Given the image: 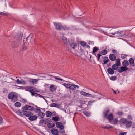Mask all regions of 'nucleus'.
I'll return each mask as SVG.
<instances>
[{
	"instance_id": "obj_41",
	"label": "nucleus",
	"mask_w": 135,
	"mask_h": 135,
	"mask_svg": "<svg viewBox=\"0 0 135 135\" xmlns=\"http://www.w3.org/2000/svg\"><path fill=\"white\" fill-rule=\"evenodd\" d=\"M117 76H112L110 78V80L114 81L115 80L117 79Z\"/></svg>"
},
{
	"instance_id": "obj_57",
	"label": "nucleus",
	"mask_w": 135,
	"mask_h": 135,
	"mask_svg": "<svg viewBox=\"0 0 135 135\" xmlns=\"http://www.w3.org/2000/svg\"><path fill=\"white\" fill-rule=\"evenodd\" d=\"M22 102L24 103H26V102H27L26 100L25 99H22Z\"/></svg>"
},
{
	"instance_id": "obj_28",
	"label": "nucleus",
	"mask_w": 135,
	"mask_h": 135,
	"mask_svg": "<svg viewBox=\"0 0 135 135\" xmlns=\"http://www.w3.org/2000/svg\"><path fill=\"white\" fill-rule=\"evenodd\" d=\"M60 106L61 104H56V103H55L52 104L50 106L51 107H60Z\"/></svg>"
},
{
	"instance_id": "obj_62",
	"label": "nucleus",
	"mask_w": 135,
	"mask_h": 135,
	"mask_svg": "<svg viewBox=\"0 0 135 135\" xmlns=\"http://www.w3.org/2000/svg\"><path fill=\"white\" fill-rule=\"evenodd\" d=\"M36 110H37V111L40 112H41L40 109H37Z\"/></svg>"
},
{
	"instance_id": "obj_9",
	"label": "nucleus",
	"mask_w": 135,
	"mask_h": 135,
	"mask_svg": "<svg viewBox=\"0 0 135 135\" xmlns=\"http://www.w3.org/2000/svg\"><path fill=\"white\" fill-rule=\"evenodd\" d=\"M109 57L110 60L112 61H114L116 60V56L113 54H110L109 55Z\"/></svg>"
},
{
	"instance_id": "obj_50",
	"label": "nucleus",
	"mask_w": 135,
	"mask_h": 135,
	"mask_svg": "<svg viewBox=\"0 0 135 135\" xmlns=\"http://www.w3.org/2000/svg\"><path fill=\"white\" fill-rule=\"evenodd\" d=\"M25 82L23 80H22L20 81H19V82L18 83V84H25Z\"/></svg>"
},
{
	"instance_id": "obj_56",
	"label": "nucleus",
	"mask_w": 135,
	"mask_h": 135,
	"mask_svg": "<svg viewBox=\"0 0 135 135\" xmlns=\"http://www.w3.org/2000/svg\"><path fill=\"white\" fill-rule=\"evenodd\" d=\"M112 52L113 53H115L117 51L115 49H113L112 50Z\"/></svg>"
},
{
	"instance_id": "obj_13",
	"label": "nucleus",
	"mask_w": 135,
	"mask_h": 135,
	"mask_svg": "<svg viewBox=\"0 0 135 135\" xmlns=\"http://www.w3.org/2000/svg\"><path fill=\"white\" fill-rule=\"evenodd\" d=\"M56 127L60 129H64V127L62 123L61 122H57L56 123Z\"/></svg>"
},
{
	"instance_id": "obj_34",
	"label": "nucleus",
	"mask_w": 135,
	"mask_h": 135,
	"mask_svg": "<svg viewBox=\"0 0 135 135\" xmlns=\"http://www.w3.org/2000/svg\"><path fill=\"white\" fill-rule=\"evenodd\" d=\"M49 75L50 76V77L55 78V79L57 80H60L61 81H64L63 79H61L57 78V77L52 75Z\"/></svg>"
},
{
	"instance_id": "obj_42",
	"label": "nucleus",
	"mask_w": 135,
	"mask_h": 135,
	"mask_svg": "<svg viewBox=\"0 0 135 135\" xmlns=\"http://www.w3.org/2000/svg\"><path fill=\"white\" fill-rule=\"evenodd\" d=\"M112 68L113 70H116L118 69V67L116 65L114 64L112 66Z\"/></svg>"
},
{
	"instance_id": "obj_32",
	"label": "nucleus",
	"mask_w": 135,
	"mask_h": 135,
	"mask_svg": "<svg viewBox=\"0 0 135 135\" xmlns=\"http://www.w3.org/2000/svg\"><path fill=\"white\" fill-rule=\"evenodd\" d=\"M16 113L17 114H18L19 115L23 117L24 115V113L22 114V112H21L20 110H17Z\"/></svg>"
},
{
	"instance_id": "obj_6",
	"label": "nucleus",
	"mask_w": 135,
	"mask_h": 135,
	"mask_svg": "<svg viewBox=\"0 0 135 135\" xmlns=\"http://www.w3.org/2000/svg\"><path fill=\"white\" fill-rule=\"evenodd\" d=\"M54 25L56 29L60 30L62 27V25L61 23L54 22Z\"/></svg>"
},
{
	"instance_id": "obj_52",
	"label": "nucleus",
	"mask_w": 135,
	"mask_h": 135,
	"mask_svg": "<svg viewBox=\"0 0 135 135\" xmlns=\"http://www.w3.org/2000/svg\"><path fill=\"white\" fill-rule=\"evenodd\" d=\"M127 133V132H121L119 133V135H126V134Z\"/></svg>"
},
{
	"instance_id": "obj_51",
	"label": "nucleus",
	"mask_w": 135,
	"mask_h": 135,
	"mask_svg": "<svg viewBox=\"0 0 135 135\" xmlns=\"http://www.w3.org/2000/svg\"><path fill=\"white\" fill-rule=\"evenodd\" d=\"M123 113L122 112H119L117 113V114L119 115H123Z\"/></svg>"
},
{
	"instance_id": "obj_46",
	"label": "nucleus",
	"mask_w": 135,
	"mask_h": 135,
	"mask_svg": "<svg viewBox=\"0 0 135 135\" xmlns=\"http://www.w3.org/2000/svg\"><path fill=\"white\" fill-rule=\"evenodd\" d=\"M63 129H61L60 131H59V132L60 133L64 134L65 133V131Z\"/></svg>"
},
{
	"instance_id": "obj_61",
	"label": "nucleus",
	"mask_w": 135,
	"mask_h": 135,
	"mask_svg": "<svg viewBox=\"0 0 135 135\" xmlns=\"http://www.w3.org/2000/svg\"><path fill=\"white\" fill-rule=\"evenodd\" d=\"M99 29V31H100L101 32L103 33L104 32V30H102L101 29Z\"/></svg>"
},
{
	"instance_id": "obj_31",
	"label": "nucleus",
	"mask_w": 135,
	"mask_h": 135,
	"mask_svg": "<svg viewBox=\"0 0 135 135\" xmlns=\"http://www.w3.org/2000/svg\"><path fill=\"white\" fill-rule=\"evenodd\" d=\"M52 119L54 121H58L59 120V118L58 116H55L53 117Z\"/></svg>"
},
{
	"instance_id": "obj_40",
	"label": "nucleus",
	"mask_w": 135,
	"mask_h": 135,
	"mask_svg": "<svg viewBox=\"0 0 135 135\" xmlns=\"http://www.w3.org/2000/svg\"><path fill=\"white\" fill-rule=\"evenodd\" d=\"M62 28L66 31L68 30H70V28L69 27L66 26H62Z\"/></svg>"
},
{
	"instance_id": "obj_58",
	"label": "nucleus",
	"mask_w": 135,
	"mask_h": 135,
	"mask_svg": "<svg viewBox=\"0 0 135 135\" xmlns=\"http://www.w3.org/2000/svg\"><path fill=\"white\" fill-rule=\"evenodd\" d=\"M111 66V63L110 62V63L108 64H107V66L108 67H109L110 66Z\"/></svg>"
},
{
	"instance_id": "obj_25",
	"label": "nucleus",
	"mask_w": 135,
	"mask_h": 135,
	"mask_svg": "<svg viewBox=\"0 0 135 135\" xmlns=\"http://www.w3.org/2000/svg\"><path fill=\"white\" fill-rule=\"evenodd\" d=\"M55 126V125L54 123H50L47 124V127L49 128L53 127Z\"/></svg>"
},
{
	"instance_id": "obj_10",
	"label": "nucleus",
	"mask_w": 135,
	"mask_h": 135,
	"mask_svg": "<svg viewBox=\"0 0 135 135\" xmlns=\"http://www.w3.org/2000/svg\"><path fill=\"white\" fill-rule=\"evenodd\" d=\"M123 31H119L116 32V36L117 37H123L124 36V34L123 33Z\"/></svg>"
},
{
	"instance_id": "obj_60",
	"label": "nucleus",
	"mask_w": 135,
	"mask_h": 135,
	"mask_svg": "<svg viewBox=\"0 0 135 135\" xmlns=\"http://www.w3.org/2000/svg\"><path fill=\"white\" fill-rule=\"evenodd\" d=\"M92 102L91 101H89L88 102V104L89 105H90L91 104Z\"/></svg>"
},
{
	"instance_id": "obj_59",
	"label": "nucleus",
	"mask_w": 135,
	"mask_h": 135,
	"mask_svg": "<svg viewBox=\"0 0 135 135\" xmlns=\"http://www.w3.org/2000/svg\"><path fill=\"white\" fill-rule=\"evenodd\" d=\"M84 114L86 116H88V113H87L86 112H84Z\"/></svg>"
},
{
	"instance_id": "obj_26",
	"label": "nucleus",
	"mask_w": 135,
	"mask_h": 135,
	"mask_svg": "<svg viewBox=\"0 0 135 135\" xmlns=\"http://www.w3.org/2000/svg\"><path fill=\"white\" fill-rule=\"evenodd\" d=\"M55 90L54 86L53 85H51L50 86V90L51 92H53Z\"/></svg>"
},
{
	"instance_id": "obj_15",
	"label": "nucleus",
	"mask_w": 135,
	"mask_h": 135,
	"mask_svg": "<svg viewBox=\"0 0 135 135\" xmlns=\"http://www.w3.org/2000/svg\"><path fill=\"white\" fill-rule=\"evenodd\" d=\"M108 73L110 75H113L114 73V71L111 68H109L107 70Z\"/></svg>"
},
{
	"instance_id": "obj_4",
	"label": "nucleus",
	"mask_w": 135,
	"mask_h": 135,
	"mask_svg": "<svg viewBox=\"0 0 135 135\" xmlns=\"http://www.w3.org/2000/svg\"><path fill=\"white\" fill-rule=\"evenodd\" d=\"M120 123L122 124H125L126 127L128 128L130 127L132 124V122L130 121H128L126 119H120Z\"/></svg>"
},
{
	"instance_id": "obj_49",
	"label": "nucleus",
	"mask_w": 135,
	"mask_h": 135,
	"mask_svg": "<svg viewBox=\"0 0 135 135\" xmlns=\"http://www.w3.org/2000/svg\"><path fill=\"white\" fill-rule=\"evenodd\" d=\"M44 122H45L44 120L43 119H42L40 121L39 123L40 124H43Z\"/></svg>"
},
{
	"instance_id": "obj_29",
	"label": "nucleus",
	"mask_w": 135,
	"mask_h": 135,
	"mask_svg": "<svg viewBox=\"0 0 135 135\" xmlns=\"http://www.w3.org/2000/svg\"><path fill=\"white\" fill-rule=\"evenodd\" d=\"M27 39H28V40H31V37H30V36H28L26 38H24L23 41L24 42H25V43H27H27H26V42H27Z\"/></svg>"
},
{
	"instance_id": "obj_35",
	"label": "nucleus",
	"mask_w": 135,
	"mask_h": 135,
	"mask_svg": "<svg viewBox=\"0 0 135 135\" xmlns=\"http://www.w3.org/2000/svg\"><path fill=\"white\" fill-rule=\"evenodd\" d=\"M62 39L63 41L65 44H67L68 43V39L66 38L63 36L62 38Z\"/></svg>"
},
{
	"instance_id": "obj_20",
	"label": "nucleus",
	"mask_w": 135,
	"mask_h": 135,
	"mask_svg": "<svg viewBox=\"0 0 135 135\" xmlns=\"http://www.w3.org/2000/svg\"><path fill=\"white\" fill-rule=\"evenodd\" d=\"M51 133L53 134L56 135L58 134V131L57 129L54 128L51 130Z\"/></svg>"
},
{
	"instance_id": "obj_19",
	"label": "nucleus",
	"mask_w": 135,
	"mask_h": 135,
	"mask_svg": "<svg viewBox=\"0 0 135 135\" xmlns=\"http://www.w3.org/2000/svg\"><path fill=\"white\" fill-rule=\"evenodd\" d=\"M122 64L123 65V66L127 67L129 65V63L126 60H124L122 62Z\"/></svg>"
},
{
	"instance_id": "obj_54",
	"label": "nucleus",
	"mask_w": 135,
	"mask_h": 135,
	"mask_svg": "<svg viewBox=\"0 0 135 135\" xmlns=\"http://www.w3.org/2000/svg\"><path fill=\"white\" fill-rule=\"evenodd\" d=\"M8 91V90L7 89H4V90L3 91V93H5L7 92Z\"/></svg>"
},
{
	"instance_id": "obj_7",
	"label": "nucleus",
	"mask_w": 135,
	"mask_h": 135,
	"mask_svg": "<svg viewBox=\"0 0 135 135\" xmlns=\"http://www.w3.org/2000/svg\"><path fill=\"white\" fill-rule=\"evenodd\" d=\"M109 61V60L107 57L103 56L101 57V60L100 61V62H104L103 64H105Z\"/></svg>"
},
{
	"instance_id": "obj_43",
	"label": "nucleus",
	"mask_w": 135,
	"mask_h": 135,
	"mask_svg": "<svg viewBox=\"0 0 135 135\" xmlns=\"http://www.w3.org/2000/svg\"><path fill=\"white\" fill-rule=\"evenodd\" d=\"M51 120V119L49 118L46 119L45 121V124H47L48 123L50 122Z\"/></svg>"
},
{
	"instance_id": "obj_8",
	"label": "nucleus",
	"mask_w": 135,
	"mask_h": 135,
	"mask_svg": "<svg viewBox=\"0 0 135 135\" xmlns=\"http://www.w3.org/2000/svg\"><path fill=\"white\" fill-rule=\"evenodd\" d=\"M128 70V71H129L130 69H128L127 67L123 66L120 67V69H118L117 71L119 73H122Z\"/></svg>"
},
{
	"instance_id": "obj_12",
	"label": "nucleus",
	"mask_w": 135,
	"mask_h": 135,
	"mask_svg": "<svg viewBox=\"0 0 135 135\" xmlns=\"http://www.w3.org/2000/svg\"><path fill=\"white\" fill-rule=\"evenodd\" d=\"M129 63L130 65L132 66H135V65L134 63V59L132 58H130L129 60Z\"/></svg>"
},
{
	"instance_id": "obj_38",
	"label": "nucleus",
	"mask_w": 135,
	"mask_h": 135,
	"mask_svg": "<svg viewBox=\"0 0 135 135\" xmlns=\"http://www.w3.org/2000/svg\"><path fill=\"white\" fill-rule=\"evenodd\" d=\"M38 115L39 116H40L41 118H42L45 116V114L44 113L40 112Z\"/></svg>"
},
{
	"instance_id": "obj_44",
	"label": "nucleus",
	"mask_w": 135,
	"mask_h": 135,
	"mask_svg": "<svg viewBox=\"0 0 135 135\" xmlns=\"http://www.w3.org/2000/svg\"><path fill=\"white\" fill-rule=\"evenodd\" d=\"M80 94L84 96H86V95H87V94H88V93H86L82 91L80 92Z\"/></svg>"
},
{
	"instance_id": "obj_36",
	"label": "nucleus",
	"mask_w": 135,
	"mask_h": 135,
	"mask_svg": "<svg viewBox=\"0 0 135 135\" xmlns=\"http://www.w3.org/2000/svg\"><path fill=\"white\" fill-rule=\"evenodd\" d=\"M99 50V48L98 47H93V54H94L97 51Z\"/></svg>"
},
{
	"instance_id": "obj_33",
	"label": "nucleus",
	"mask_w": 135,
	"mask_h": 135,
	"mask_svg": "<svg viewBox=\"0 0 135 135\" xmlns=\"http://www.w3.org/2000/svg\"><path fill=\"white\" fill-rule=\"evenodd\" d=\"M94 54L96 56L97 58V59L98 61H99L100 60V57L102 56V55L100 53L98 54L97 55H96V54Z\"/></svg>"
},
{
	"instance_id": "obj_3",
	"label": "nucleus",
	"mask_w": 135,
	"mask_h": 135,
	"mask_svg": "<svg viewBox=\"0 0 135 135\" xmlns=\"http://www.w3.org/2000/svg\"><path fill=\"white\" fill-rule=\"evenodd\" d=\"M8 97L13 102L17 101L18 99L16 93L13 92L10 93L8 95Z\"/></svg>"
},
{
	"instance_id": "obj_63",
	"label": "nucleus",
	"mask_w": 135,
	"mask_h": 135,
	"mask_svg": "<svg viewBox=\"0 0 135 135\" xmlns=\"http://www.w3.org/2000/svg\"><path fill=\"white\" fill-rule=\"evenodd\" d=\"M113 93H114V94H116L117 92H116V91H115L114 90H113Z\"/></svg>"
},
{
	"instance_id": "obj_39",
	"label": "nucleus",
	"mask_w": 135,
	"mask_h": 135,
	"mask_svg": "<svg viewBox=\"0 0 135 135\" xmlns=\"http://www.w3.org/2000/svg\"><path fill=\"white\" fill-rule=\"evenodd\" d=\"M27 105L28 109V110H30V111H32L33 110H34V108L32 106H29V105Z\"/></svg>"
},
{
	"instance_id": "obj_55",
	"label": "nucleus",
	"mask_w": 135,
	"mask_h": 135,
	"mask_svg": "<svg viewBox=\"0 0 135 135\" xmlns=\"http://www.w3.org/2000/svg\"><path fill=\"white\" fill-rule=\"evenodd\" d=\"M3 119L2 117H0V124L2 123Z\"/></svg>"
},
{
	"instance_id": "obj_23",
	"label": "nucleus",
	"mask_w": 135,
	"mask_h": 135,
	"mask_svg": "<svg viewBox=\"0 0 135 135\" xmlns=\"http://www.w3.org/2000/svg\"><path fill=\"white\" fill-rule=\"evenodd\" d=\"M116 62L115 64L117 65V67L120 66L121 65L120 59L119 58H118L116 60Z\"/></svg>"
},
{
	"instance_id": "obj_14",
	"label": "nucleus",
	"mask_w": 135,
	"mask_h": 135,
	"mask_svg": "<svg viewBox=\"0 0 135 135\" xmlns=\"http://www.w3.org/2000/svg\"><path fill=\"white\" fill-rule=\"evenodd\" d=\"M28 91L31 93V95L33 96L35 95L36 94H37V93H34L35 92V89L33 88H29Z\"/></svg>"
},
{
	"instance_id": "obj_1",
	"label": "nucleus",
	"mask_w": 135,
	"mask_h": 135,
	"mask_svg": "<svg viewBox=\"0 0 135 135\" xmlns=\"http://www.w3.org/2000/svg\"><path fill=\"white\" fill-rule=\"evenodd\" d=\"M110 111V109L109 108L105 109L103 112V116L104 118L107 119L110 123H112V122L114 119V116L112 113L108 114Z\"/></svg>"
},
{
	"instance_id": "obj_45",
	"label": "nucleus",
	"mask_w": 135,
	"mask_h": 135,
	"mask_svg": "<svg viewBox=\"0 0 135 135\" xmlns=\"http://www.w3.org/2000/svg\"><path fill=\"white\" fill-rule=\"evenodd\" d=\"M118 121L117 118H115L113 122V124L115 125L117 124Z\"/></svg>"
},
{
	"instance_id": "obj_27",
	"label": "nucleus",
	"mask_w": 135,
	"mask_h": 135,
	"mask_svg": "<svg viewBox=\"0 0 135 135\" xmlns=\"http://www.w3.org/2000/svg\"><path fill=\"white\" fill-rule=\"evenodd\" d=\"M27 45V43H24L22 48L23 50L25 51L28 48Z\"/></svg>"
},
{
	"instance_id": "obj_30",
	"label": "nucleus",
	"mask_w": 135,
	"mask_h": 135,
	"mask_svg": "<svg viewBox=\"0 0 135 135\" xmlns=\"http://www.w3.org/2000/svg\"><path fill=\"white\" fill-rule=\"evenodd\" d=\"M103 128L105 129H109L110 128H112L113 127L112 126L110 125H108L103 127Z\"/></svg>"
},
{
	"instance_id": "obj_21",
	"label": "nucleus",
	"mask_w": 135,
	"mask_h": 135,
	"mask_svg": "<svg viewBox=\"0 0 135 135\" xmlns=\"http://www.w3.org/2000/svg\"><path fill=\"white\" fill-rule=\"evenodd\" d=\"M22 110L23 113L27 112V111L28 110L27 105H26L22 107Z\"/></svg>"
},
{
	"instance_id": "obj_5",
	"label": "nucleus",
	"mask_w": 135,
	"mask_h": 135,
	"mask_svg": "<svg viewBox=\"0 0 135 135\" xmlns=\"http://www.w3.org/2000/svg\"><path fill=\"white\" fill-rule=\"evenodd\" d=\"M63 85L65 87L67 88H68L70 89L73 90L75 89L76 88H77L78 89L79 88V86H78L74 84L64 83Z\"/></svg>"
},
{
	"instance_id": "obj_24",
	"label": "nucleus",
	"mask_w": 135,
	"mask_h": 135,
	"mask_svg": "<svg viewBox=\"0 0 135 135\" xmlns=\"http://www.w3.org/2000/svg\"><path fill=\"white\" fill-rule=\"evenodd\" d=\"M108 51L107 50L105 49H104L101 51H100L99 52V53L101 55H105L107 54Z\"/></svg>"
},
{
	"instance_id": "obj_53",
	"label": "nucleus",
	"mask_w": 135,
	"mask_h": 135,
	"mask_svg": "<svg viewBox=\"0 0 135 135\" xmlns=\"http://www.w3.org/2000/svg\"><path fill=\"white\" fill-rule=\"evenodd\" d=\"M127 118L129 120L131 119H132V116H131V115H128Z\"/></svg>"
},
{
	"instance_id": "obj_2",
	"label": "nucleus",
	"mask_w": 135,
	"mask_h": 135,
	"mask_svg": "<svg viewBox=\"0 0 135 135\" xmlns=\"http://www.w3.org/2000/svg\"><path fill=\"white\" fill-rule=\"evenodd\" d=\"M16 37L17 40L18 41V42L14 41L12 43V46L13 47H17L20 44L21 40L22 37V34L21 33L20 34H17L16 36Z\"/></svg>"
},
{
	"instance_id": "obj_37",
	"label": "nucleus",
	"mask_w": 135,
	"mask_h": 135,
	"mask_svg": "<svg viewBox=\"0 0 135 135\" xmlns=\"http://www.w3.org/2000/svg\"><path fill=\"white\" fill-rule=\"evenodd\" d=\"M21 103L19 102H16L14 104L15 106L17 107H20L21 106Z\"/></svg>"
},
{
	"instance_id": "obj_47",
	"label": "nucleus",
	"mask_w": 135,
	"mask_h": 135,
	"mask_svg": "<svg viewBox=\"0 0 135 135\" xmlns=\"http://www.w3.org/2000/svg\"><path fill=\"white\" fill-rule=\"evenodd\" d=\"M127 56V55H126V54H122L121 55V57L123 59H124Z\"/></svg>"
},
{
	"instance_id": "obj_17",
	"label": "nucleus",
	"mask_w": 135,
	"mask_h": 135,
	"mask_svg": "<svg viewBox=\"0 0 135 135\" xmlns=\"http://www.w3.org/2000/svg\"><path fill=\"white\" fill-rule=\"evenodd\" d=\"M37 116L36 115L34 116H31L28 119H29L31 121H33L34 120H36L37 119Z\"/></svg>"
},
{
	"instance_id": "obj_22",
	"label": "nucleus",
	"mask_w": 135,
	"mask_h": 135,
	"mask_svg": "<svg viewBox=\"0 0 135 135\" xmlns=\"http://www.w3.org/2000/svg\"><path fill=\"white\" fill-rule=\"evenodd\" d=\"M45 114L46 116L47 117H50L52 115V113L51 112L48 111L45 112Z\"/></svg>"
},
{
	"instance_id": "obj_64",
	"label": "nucleus",
	"mask_w": 135,
	"mask_h": 135,
	"mask_svg": "<svg viewBox=\"0 0 135 135\" xmlns=\"http://www.w3.org/2000/svg\"><path fill=\"white\" fill-rule=\"evenodd\" d=\"M36 94L38 95L40 97H43V96L39 94Z\"/></svg>"
},
{
	"instance_id": "obj_11",
	"label": "nucleus",
	"mask_w": 135,
	"mask_h": 135,
	"mask_svg": "<svg viewBox=\"0 0 135 135\" xmlns=\"http://www.w3.org/2000/svg\"><path fill=\"white\" fill-rule=\"evenodd\" d=\"M30 83L33 84H36L38 82V80L36 79H30L28 81Z\"/></svg>"
},
{
	"instance_id": "obj_48",
	"label": "nucleus",
	"mask_w": 135,
	"mask_h": 135,
	"mask_svg": "<svg viewBox=\"0 0 135 135\" xmlns=\"http://www.w3.org/2000/svg\"><path fill=\"white\" fill-rule=\"evenodd\" d=\"M81 45L83 46H84L86 45V43L84 41H82L80 43Z\"/></svg>"
},
{
	"instance_id": "obj_16",
	"label": "nucleus",
	"mask_w": 135,
	"mask_h": 135,
	"mask_svg": "<svg viewBox=\"0 0 135 135\" xmlns=\"http://www.w3.org/2000/svg\"><path fill=\"white\" fill-rule=\"evenodd\" d=\"M71 48L73 49H75L77 46V44L75 42H71L70 45Z\"/></svg>"
},
{
	"instance_id": "obj_18",
	"label": "nucleus",
	"mask_w": 135,
	"mask_h": 135,
	"mask_svg": "<svg viewBox=\"0 0 135 135\" xmlns=\"http://www.w3.org/2000/svg\"><path fill=\"white\" fill-rule=\"evenodd\" d=\"M33 115V114L32 113L29 111L24 113V115L27 117H30Z\"/></svg>"
}]
</instances>
